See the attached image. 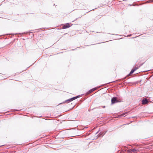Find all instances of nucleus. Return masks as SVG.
Returning <instances> with one entry per match:
<instances>
[{"mask_svg":"<svg viewBox=\"0 0 153 153\" xmlns=\"http://www.w3.org/2000/svg\"><path fill=\"white\" fill-rule=\"evenodd\" d=\"M73 101V100H72V98H71L68 100H66V101H68L69 102H70V101Z\"/></svg>","mask_w":153,"mask_h":153,"instance_id":"nucleus-9","label":"nucleus"},{"mask_svg":"<svg viewBox=\"0 0 153 153\" xmlns=\"http://www.w3.org/2000/svg\"><path fill=\"white\" fill-rule=\"evenodd\" d=\"M138 69V67H135V68H134L133 69H134V71H135L137 69Z\"/></svg>","mask_w":153,"mask_h":153,"instance_id":"nucleus-11","label":"nucleus"},{"mask_svg":"<svg viewBox=\"0 0 153 153\" xmlns=\"http://www.w3.org/2000/svg\"><path fill=\"white\" fill-rule=\"evenodd\" d=\"M97 88H94L91 89L88 92V94H89V93L94 91Z\"/></svg>","mask_w":153,"mask_h":153,"instance_id":"nucleus-4","label":"nucleus"},{"mask_svg":"<svg viewBox=\"0 0 153 153\" xmlns=\"http://www.w3.org/2000/svg\"><path fill=\"white\" fill-rule=\"evenodd\" d=\"M125 113H124V114H121L120 116V117H121V116H125L124 115H125Z\"/></svg>","mask_w":153,"mask_h":153,"instance_id":"nucleus-10","label":"nucleus"},{"mask_svg":"<svg viewBox=\"0 0 153 153\" xmlns=\"http://www.w3.org/2000/svg\"><path fill=\"white\" fill-rule=\"evenodd\" d=\"M78 97V96H76V97H73V98H72V99L73 101V100H75L76 99H77Z\"/></svg>","mask_w":153,"mask_h":153,"instance_id":"nucleus-6","label":"nucleus"},{"mask_svg":"<svg viewBox=\"0 0 153 153\" xmlns=\"http://www.w3.org/2000/svg\"><path fill=\"white\" fill-rule=\"evenodd\" d=\"M73 101V100H72V98H71L68 100H66V101H68L69 102H70V101Z\"/></svg>","mask_w":153,"mask_h":153,"instance_id":"nucleus-8","label":"nucleus"},{"mask_svg":"<svg viewBox=\"0 0 153 153\" xmlns=\"http://www.w3.org/2000/svg\"><path fill=\"white\" fill-rule=\"evenodd\" d=\"M131 36V35H129V36Z\"/></svg>","mask_w":153,"mask_h":153,"instance_id":"nucleus-13","label":"nucleus"},{"mask_svg":"<svg viewBox=\"0 0 153 153\" xmlns=\"http://www.w3.org/2000/svg\"><path fill=\"white\" fill-rule=\"evenodd\" d=\"M118 102V100L117 99V98L115 97H113L111 99V103L114 104Z\"/></svg>","mask_w":153,"mask_h":153,"instance_id":"nucleus-1","label":"nucleus"},{"mask_svg":"<svg viewBox=\"0 0 153 153\" xmlns=\"http://www.w3.org/2000/svg\"><path fill=\"white\" fill-rule=\"evenodd\" d=\"M133 152H134V150H133Z\"/></svg>","mask_w":153,"mask_h":153,"instance_id":"nucleus-12","label":"nucleus"},{"mask_svg":"<svg viewBox=\"0 0 153 153\" xmlns=\"http://www.w3.org/2000/svg\"><path fill=\"white\" fill-rule=\"evenodd\" d=\"M70 27V25L69 23H67V24L64 25L63 26V29H66Z\"/></svg>","mask_w":153,"mask_h":153,"instance_id":"nucleus-2","label":"nucleus"},{"mask_svg":"<svg viewBox=\"0 0 153 153\" xmlns=\"http://www.w3.org/2000/svg\"><path fill=\"white\" fill-rule=\"evenodd\" d=\"M148 102L147 100L146 99H143L142 101V103L143 104H147Z\"/></svg>","mask_w":153,"mask_h":153,"instance_id":"nucleus-3","label":"nucleus"},{"mask_svg":"<svg viewBox=\"0 0 153 153\" xmlns=\"http://www.w3.org/2000/svg\"><path fill=\"white\" fill-rule=\"evenodd\" d=\"M134 71H135L134 69H132V70L131 71L130 74H128V76L130 75L131 74H132Z\"/></svg>","mask_w":153,"mask_h":153,"instance_id":"nucleus-5","label":"nucleus"},{"mask_svg":"<svg viewBox=\"0 0 153 153\" xmlns=\"http://www.w3.org/2000/svg\"><path fill=\"white\" fill-rule=\"evenodd\" d=\"M78 97V96H76V97H73V98H72V99L73 101V100H75L76 99H77Z\"/></svg>","mask_w":153,"mask_h":153,"instance_id":"nucleus-7","label":"nucleus"}]
</instances>
